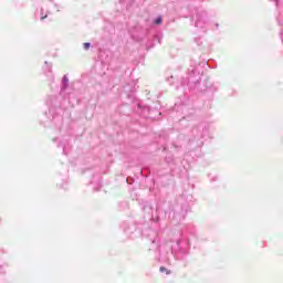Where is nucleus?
Segmentation results:
<instances>
[{"label": "nucleus", "instance_id": "nucleus-3", "mask_svg": "<svg viewBox=\"0 0 283 283\" xmlns=\"http://www.w3.org/2000/svg\"><path fill=\"white\" fill-rule=\"evenodd\" d=\"M91 45H92V44H90V42H85V43L83 44V48H84V50H90Z\"/></svg>", "mask_w": 283, "mask_h": 283}, {"label": "nucleus", "instance_id": "nucleus-2", "mask_svg": "<svg viewBox=\"0 0 283 283\" xmlns=\"http://www.w3.org/2000/svg\"><path fill=\"white\" fill-rule=\"evenodd\" d=\"M160 23H163V18H157L155 20V25H160Z\"/></svg>", "mask_w": 283, "mask_h": 283}, {"label": "nucleus", "instance_id": "nucleus-4", "mask_svg": "<svg viewBox=\"0 0 283 283\" xmlns=\"http://www.w3.org/2000/svg\"><path fill=\"white\" fill-rule=\"evenodd\" d=\"M42 19H48V15L42 17Z\"/></svg>", "mask_w": 283, "mask_h": 283}, {"label": "nucleus", "instance_id": "nucleus-1", "mask_svg": "<svg viewBox=\"0 0 283 283\" xmlns=\"http://www.w3.org/2000/svg\"><path fill=\"white\" fill-rule=\"evenodd\" d=\"M159 271H160V273H166V275H169V273H171V271L167 270V268H165V266H161L159 269Z\"/></svg>", "mask_w": 283, "mask_h": 283}]
</instances>
